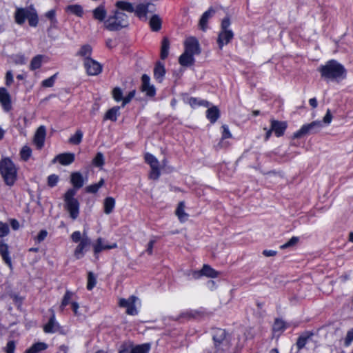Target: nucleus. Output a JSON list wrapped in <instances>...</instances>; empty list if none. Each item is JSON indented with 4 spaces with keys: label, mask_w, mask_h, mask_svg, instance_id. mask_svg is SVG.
Returning a JSON list of instances; mask_svg holds the SVG:
<instances>
[{
    "label": "nucleus",
    "mask_w": 353,
    "mask_h": 353,
    "mask_svg": "<svg viewBox=\"0 0 353 353\" xmlns=\"http://www.w3.org/2000/svg\"><path fill=\"white\" fill-rule=\"evenodd\" d=\"M318 71L326 81H339L346 77L347 71L344 66L336 60H330L325 65H320Z\"/></svg>",
    "instance_id": "nucleus-1"
},
{
    "label": "nucleus",
    "mask_w": 353,
    "mask_h": 353,
    "mask_svg": "<svg viewBox=\"0 0 353 353\" xmlns=\"http://www.w3.org/2000/svg\"><path fill=\"white\" fill-rule=\"evenodd\" d=\"M212 339L215 350H205L203 353H223L229 349L230 343L225 330L220 328L214 329L213 330Z\"/></svg>",
    "instance_id": "nucleus-2"
},
{
    "label": "nucleus",
    "mask_w": 353,
    "mask_h": 353,
    "mask_svg": "<svg viewBox=\"0 0 353 353\" xmlns=\"http://www.w3.org/2000/svg\"><path fill=\"white\" fill-rule=\"evenodd\" d=\"M129 25L128 17L119 10H114L105 21L104 27L110 31H118L128 27Z\"/></svg>",
    "instance_id": "nucleus-3"
},
{
    "label": "nucleus",
    "mask_w": 353,
    "mask_h": 353,
    "mask_svg": "<svg viewBox=\"0 0 353 353\" xmlns=\"http://www.w3.org/2000/svg\"><path fill=\"white\" fill-rule=\"evenodd\" d=\"M0 173L6 185H14L17 178V170L9 158H4L0 161Z\"/></svg>",
    "instance_id": "nucleus-4"
},
{
    "label": "nucleus",
    "mask_w": 353,
    "mask_h": 353,
    "mask_svg": "<svg viewBox=\"0 0 353 353\" xmlns=\"http://www.w3.org/2000/svg\"><path fill=\"white\" fill-rule=\"evenodd\" d=\"M77 191L74 189H69L64 195L65 208L69 212L70 216L75 220L79 214V203L74 198Z\"/></svg>",
    "instance_id": "nucleus-5"
},
{
    "label": "nucleus",
    "mask_w": 353,
    "mask_h": 353,
    "mask_svg": "<svg viewBox=\"0 0 353 353\" xmlns=\"http://www.w3.org/2000/svg\"><path fill=\"white\" fill-rule=\"evenodd\" d=\"M230 19L228 17L221 21V30L217 38V43L220 49H222L224 46L228 44L234 37V32L230 28Z\"/></svg>",
    "instance_id": "nucleus-6"
},
{
    "label": "nucleus",
    "mask_w": 353,
    "mask_h": 353,
    "mask_svg": "<svg viewBox=\"0 0 353 353\" xmlns=\"http://www.w3.org/2000/svg\"><path fill=\"white\" fill-rule=\"evenodd\" d=\"M287 128L288 123L286 121H281L272 119L270 120V129L267 130L266 128H264V130H266L265 137V141L269 139L272 132L277 137L283 136Z\"/></svg>",
    "instance_id": "nucleus-7"
},
{
    "label": "nucleus",
    "mask_w": 353,
    "mask_h": 353,
    "mask_svg": "<svg viewBox=\"0 0 353 353\" xmlns=\"http://www.w3.org/2000/svg\"><path fill=\"white\" fill-rule=\"evenodd\" d=\"M322 127L323 125L320 121H314L310 123L305 124L293 134L292 138L294 139H300L310 133H317Z\"/></svg>",
    "instance_id": "nucleus-8"
},
{
    "label": "nucleus",
    "mask_w": 353,
    "mask_h": 353,
    "mask_svg": "<svg viewBox=\"0 0 353 353\" xmlns=\"http://www.w3.org/2000/svg\"><path fill=\"white\" fill-rule=\"evenodd\" d=\"M145 161L151 168L149 174L150 179L157 180L161 175V168L158 159L154 155L147 153L145 155Z\"/></svg>",
    "instance_id": "nucleus-9"
},
{
    "label": "nucleus",
    "mask_w": 353,
    "mask_h": 353,
    "mask_svg": "<svg viewBox=\"0 0 353 353\" xmlns=\"http://www.w3.org/2000/svg\"><path fill=\"white\" fill-rule=\"evenodd\" d=\"M138 298L134 295L130 296L128 299L121 298L119 301V305L121 307L126 308V313L128 315H137L138 310L136 308L135 303Z\"/></svg>",
    "instance_id": "nucleus-10"
},
{
    "label": "nucleus",
    "mask_w": 353,
    "mask_h": 353,
    "mask_svg": "<svg viewBox=\"0 0 353 353\" xmlns=\"http://www.w3.org/2000/svg\"><path fill=\"white\" fill-rule=\"evenodd\" d=\"M83 65L88 75H98L102 71V65L92 59H84Z\"/></svg>",
    "instance_id": "nucleus-11"
},
{
    "label": "nucleus",
    "mask_w": 353,
    "mask_h": 353,
    "mask_svg": "<svg viewBox=\"0 0 353 353\" xmlns=\"http://www.w3.org/2000/svg\"><path fill=\"white\" fill-rule=\"evenodd\" d=\"M185 51L193 55L201 52L199 41L193 37H188L184 41Z\"/></svg>",
    "instance_id": "nucleus-12"
},
{
    "label": "nucleus",
    "mask_w": 353,
    "mask_h": 353,
    "mask_svg": "<svg viewBox=\"0 0 353 353\" xmlns=\"http://www.w3.org/2000/svg\"><path fill=\"white\" fill-rule=\"evenodd\" d=\"M90 243V238L88 236L86 232H84L83 233L82 240L79 242L74 251V255L77 259H79L84 256V250L86 248L89 247Z\"/></svg>",
    "instance_id": "nucleus-13"
},
{
    "label": "nucleus",
    "mask_w": 353,
    "mask_h": 353,
    "mask_svg": "<svg viewBox=\"0 0 353 353\" xmlns=\"http://www.w3.org/2000/svg\"><path fill=\"white\" fill-rule=\"evenodd\" d=\"M141 91L145 92L148 97H152L156 94V89L154 86L150 83V77L145 74L141 77Z\"/></svg>",
    "instance_id": "nucleus-14"
},
{
    "label": "nucleus",
    "mask_w": 353,
    "mask_h": 353,
    "mask_svg": "<svg viewBox=\"0 0 353 353\" xmlns=\"http://www.w3.org/2000/svg\"><path fill=\"white\" fill-rule=\"evenodd\" d=\"M46 135V129L43 125L39 126L34 134V142L38 149H41L44 145V141Z\"/></svg>",
    "instance_id": "nucleus-15"
},
{
    "label": "nucleus",
    "mask_w": 353,
    "mask_h": 353,
    "mask_svg": "<svg viewBox=\"0 0 353 353\" xmlns=\"http://www.w3.org/2000/svg\"><path fill=\"white\" fill-rule=\"evenodd\" d=\"M52 316L47 324L43 326V331L46 333H54L59 331L60 325L55 319V315L53 310H51Z\"/></svg>",
    "instance_id": "nucleus-16"
},
{
    "label": "nucleus",
    "mask_w": 353,
    "mask_h": 353,
    "mask_svg": "<svg viewBox=\"0 0 353 353\" xmlns=\"http://www.w3.org/2000/svg\"><path fill=\"white\" fill-rule=\"evenodd\" d=\"M150 7H154V5L150 3H139L134 8V12L139 18L145 19L148 12H152V10H150Z\"/></svg>",
    "instance_id": "nucleus-17"
},
{
    "label": "nucleus",
    "mask_w": 353,
    "mask_h": 353,
    "mask_svg": "<svg viewBox=\"0 0 353 353\" xmlns=\"http://www.w3.org/2000/svg\"><path fill=\"white\" fill-rule=\"evenodd\" d=\"M117 248V244L114 243L111 245H106L103 243L102 238H98L96 243L93 245L94 254L97 255L99 252L105 250H110Z\"/></svg>",
    "instance_id": "nucleus-18"
},
{
    "label": "nucleus",
    "mask_w": 353,
    "mask_h": 353,
    "mask_svg": "<svg viewBox=\"0 0 353 353\" xmlns=\"http://www.w3.org/2000/svg\"><path fill=\"white\" fill-rule=\"evenodd\" d=\"M30 7L26 8H17L14 13V19L17 24L22 25L28 18Z\"/></svg>",
    "instance_id": "nucleus-19"
},
{
    "label": "nucleus",
    "mask_w": 353,
    "mask_h": 353,
    "mask_svg": "<svg viewBox=\"0 0 353 353\" xmlns=\"http://www.w3.org/2000/svg\"><path fill=\"white\" fill-rule=\"evenodd\" d=\"M0 102L6 110L8 111L10 110V96L7 90L4 88H0Z\"/></svg>",
    "instance_id": "nucleus-20"
},
{
    "label": "nucleus",
    "mask_w": 353,
    "mask_h": 353,
    "mask_svg": "<svg viewBox=\"0 0 353 353\" xmlns=\"http://www.w3.org/2000/svg\"><path fill=\"white\" fill-rule=\"evenodd\" d=\"M74 160V154L72 153H63L57 155L53 160V162L59 161L61 165H68L71 164Z\"/></svg>",
    "instance_id": "nucleus-21"
},
{
    "label": "nucleus",
    "mask_w": 353,
    "mask_h": 353,
    "mask_svg": "<svg viewBox=\"0 0 353 353\" xmlns=\"http://www.w3.org/2000/svg\"><path fill=\"white\" fill-rule=\"evenodd\" d=\"M92 15L94 19L102 22L105 21L107 16V10L104 5H100L92 10Z\"/></svg>",
    "instance_id": "nucleus-22"
},
{
    "label": "nucleus",
    "mask_w": 353,
    "mask_h": 353,
    "mask_svg": "<svg viewBox=\"0 0 353 353\" xmlns=\"http://www.w3.org/2000/svg\"><path fill=\"white\" fill-rule=\"evenodd\" d=\"M70 181L74 186V190L81 188L84 184V180L82 174L79 172H73L70 176Z\"/></svg>",
    "instance_id": "nucleus-23"
},
{
    "label": "nucleus",
    "mask_w": 353,
    "mask_h": 353,
    "mask_svg": "<svg viewBox=\"0 0 353 353\" xmlns=\"http://www.w3.org/2000/svg\"><path fill=\"white\" fill-rule=\"evenodd\" d=\"M116 10L121 12L126 11L128 12L132 13L134 11V7L132 3L125 1H117L115 3Z\"/></svg>",
    "instance_id": "nucleus-24"
},
{
    "label": "nucleus",
    "mask_w": 353,
    "mask_h": 353,
    "mask_svg": "<svg viewBox=\"0 0 353 353\" xmlns=\"http://www.w3.org/2000/svg\"><path fill=\"white\" fill-rule=\"evenodd\" d=\"M215 13V10L210 8L209 10L205 11L201 16L199 20V26L203 30H205L207 28V24L208 19L211 18L214 14Z\"/></svg>",
    "instance_id": "nucleus-25"
},
{
    "label": "nucleus",
    "mask_w": 353,
    "mask_h": 353,
    "mask_svg": "<svg viewBox=\"0 0 353 353\" xmlns=\"http://www.w3.org/2000/svg\"><path fill=\"white\" fill-rule=\"evenodd\" d=\"M179 63L183 66L192 65L194 62V55L185 51L179 57Z\"/></svg>",
    "instance_id": "nucleus-26"
},
{
    "label": "nucleus",
    "mask_w": 353,
    "mask_h": 353,
    "mask_svg": "<svg viewBox=\"0 0 353 353\" xmlns=\"http://www.w3.org/2000/svg\"><path fill=\"white\" fill-rule=\"evenodd\" d=\"M0 254L5 263L10 268H12V261L9 256L8 246L7 244L2 242L0 243Z\"/></svg>",
    "instance_id": "nucleus-27"
},
{
    "label": "nucleus",
    "mask_w": 353,
    "mask_h": 353,
    "mask_svg": "<svg viewBox=\"0 0 353 353\" xmlns=\"http://www.w3.org/2000/svg\"><path fill=\"white\" fill-rule=\"evenodd\" d=\"M175 213L181 222H185L188 220V214L185 212V203L183 201L179 203Z\"/></svg>",
    "instance_id": "nucleus-28"
},
{
    "label": "nucleus",
    "mask_w": 353,
    "mask_h": 353,
    "mask_svg": "<svg viewBox=\"0 0 353 353\" xmlns=\"http://www.w3.org/2000/svg\"><path fill=\"white\" fill-rule=\"evenodd\" d=\"M165 70L164 65L161 63H157L154 69V77L159 81L161 82L165 75Z\"/></svg>",
    "instance_id": "nucleus-29"
},
{
    "label": "nucleus",
    "mask_w": 353,
    "mask_h": 353,
    "mask_svg": "<svg viewBox=\"0 0 353 353\" xmlns=\"http://www.w3.org/2000/svg\"><path fill=\"white\" fill-rule=\"evenodd\" d=\"M206 117L211 123H214L219 117V110L217 107L213 106L208 109Z\"/></svg>",
    "instance_id": "nucleus-30"
},
{
    "label": "nucleus",
    "mask_w": 353,
    "mask_h": 353,
    "mask_svg": "<svg viewBox=\"0 0 353 353\" xmlns=\"http://www.w3.org/2000/svg\"><path fill=\"white\" fill-rule=\"evenodd\" d=\"M92 47L90 45L82 46L79 50L77 52V56L83 57L84 59H91L90 56L92 54Z\"/></svg>",
    "instance_id": "nucleus-31"
},
{
    "label": "nucleus",
    "mask_w": 353,
    "mask_h": 353,
    "mask_svg": "<svg viewBox=\"0 0 353 353\" xmlns=\"http://www.w3.org/2000/svg\"><path fill=\"white\" fill-rule=\"evenodd\" d=\"M104 212L106 214H110L115 206V199L113 197L109 196L105 199L103 202Z\"/></svg>",
    "instance_id": "nucleus-32"
},
{
    "label": "nucleus",
    "mask_w": 353,
    "mask_h": 353,
    "mask_svg": "<svg viewBox=\"0 0 353 353\" xmlns=\"http://www.w3.org/2000/svg\"><path fill=\"white\" fill-rule=\"evenodd\" d=\"M27 19H28L30 26L36 27L37 26L39 21L38 14L36 10L32 6H30V10Z\"/></svg>",
    "instance_id": "nucleus-33"
},
{
    "label": "nucleus",
    "mask_w": 353,
    "mask_h": 353,
    "mask_svg": "<svg viewBox=\"0 0 353 353\" xmlns=\"http://www.w3.org/2000/svg\"><path fill=\"white\" fill-rule=\"evenodd\" d=\"M48 345L43 342H39L32 345L28 348L25 353H39L40 352L47 349Z\"/></svg>",
    "instance_id": "nucleus-34"
},
{
    "label": "nucleus",
    "mask_w": 353,
    "mask_h": 353,
    "mask_svg": "<svg viewBox=\"0 0 353 353\" xmlns=\"http://www.w3.org/2000/svg\"><path fill=\"white\" fill-rule=\"evenodd\" d=\"M65 11L69 12L79 17H81L83 14V8L81 6L78 4L68 6L65 8Z\"/></svg>",
    "instance_id": "nucleus-35"
},
{
    "label": "nucleus",
    "mask_w": 353,
    "mask_h": 353,
    "mask_svg": "<svg viewBox=\"0 0 353 353\" xmlns=\"http://www.w3.org/2000/svg\"><path fill=\"white\" fill-rule=\"evenodd\" d=\"M120 108L119 106L113 107L110 109L105 115V119L111 120L115 121L117 119V117L119 114Z\"/></svg>",
    "instance_id": "nucleus-36"
},
{
    "label": "nucleus",
    "mask_w": 353,
    "mask_h": 353,
    "mask_svg": "<svg viewBox=\"0 0 353 353\" xmlns=\"http://www.w3.org/2000/svg\"><path fill=\"white\" fill-rule=\"evenodd\" d=\"M170 49V41L168 38H163L161 43V58L165 59L168 57Z\"/></svg>",
    "instance_id": "nucleus-37"
},
{
    "label": "nucleus",
    "mask_w": 353,
    "mask_h": 353,
    "mask_svg": "<svg viewBox=\"0 0 353 353\" xmlns=\"http://www.w3.org/2000/svg\"><path fill=\"white\" fill-rule=\"evenodd\" d=\"M44 58L43 55L39 54L35 57H34L30 64V68L32 70H34L36 69L39 68L41 66L43 59Z\"/></svg>",
    "instance_id": "nucleus-38"
},
{
    "label": "nucleus",
    "mask_w": 353,
    "mask_h": 353,
    "mask_svg": "<svg viewBox=\"0 0 353 353\" xmlns=\"http://www.w3.org/2000/svg\"><path fill=\"white\" fill-rule=\"evenodd\" d=\"M203 276H205L210 278H216L219 276V272L212 268L208 265H203L202 268Z\"/></svg>",
    "instance_id": "nucleus-39"
},
{
    "label": "nucleus",
    "mask_w": 353,
    "mask_h": 353,
    "mask_svg": "<svg viewBox=\"0 0 353 353\" xmlns=\"http://www.w3.org/2000/svg\"><path fill=\"white\" fill-rule=\"evenodd\" d=\"M150 26L153 31H159L161 28V20L158 15H154L150 20Z\"/></svg>",
    "instance_id": "nucleus-40"
},
{
    "label": "nucleus",
    "mask_w": 353,
    "mask_h": 353,
    "mask_svg": "<svg viewBox=\"0 0 353 353\" xmlns=\"http://www.w3.org/2000/svg\"><path fill=\"white\" fill-rule=\"evenodd\" d=\"M74 295V293L67 290L63 297L61 303L60 305V310L63 311L64 310V307L68 305L69 303H71L72 298Z\"/></svg>",
    "instance_id": "nucleus-41"
},
{
    "label": "nucleus",
    "mask_w": 353,
    "mask_h": 353,
    "mask_svg": "<svg viewBox=\"0 0 353 353\" xmlns=\"http://www.w3.org/2000/svg\"><path fill=\"white\" fill-rule=\"evenodd\" d=\"M82 138L83 132L81 130H78L76 131L75 134L69 139L68 141L70 143L79 145L81 142Z\"/></svg>",
    "instance_id": "nucleus-42"
},
{
    "label": "nucleus",
    "mask_w": 353,
    "mask_h": 353,
    "mask_svg": "<svg viewBox=\"0 0 353 353\" xmlns=\"http://www.w3.org/2000/svg\"><path fill=\"white\" fill-rule=\"evenodd\" d=\"M104 184V179H101L97 183L92 184L85 188V190L88 193H96L99 189Z\"/></svg>",
    "instance_id": "nucleus-43"
},
{
    "label": "nucleus",
    "mask_w": 353,
    "mask_h": 353,
    "mask_svg": "<svg viewBox=\"0 0 353 353\" xmlns=\"http://www.w3.org/2000/svg\"><path fill=\"white\" fill-rule=\"evenodd\" d=\"M112 97L117 101H122L123 99V92L119 87H116L112 90Z\"/></svg>",
    "instance_id": "nucleus-44"
},
{
    "label": "nucleus",
    "mask_w": 353,
    "mask_h": 353,
    "mask_svg": "<svg viewBox=\"0 0 353 353\" xmlns=\"http://www.w3.org/2000/svg\"><path fill=\"white\" fill-rule=\"evenodd\" d=\"M285 323L281 319H276L273 325V330L274 332H281L285 329Z\"/></svg>",
    "instance_id": "nucleus-45"
},
{
    "label": "nucleus",
    "mask_w": 353,
    "mask_h": 353,
    "mask_svg": "<svg viewBox=\"0 0 353 353\" xmlns=\"http://www.w3.org/2000/svg\"><path fill=\"white\" fill-rule=\"evenodd\" d=\"M96 283L97 281L94 274L90 272L88 275L87 289L88 290H92V288L96 285Z\"/></svg>",
    "instance_id": "nucleus-46"
},
{
    "label": "nucleus",
    "mask_w": 353,
    "mask_h": 353,
    "mask_svg": "<svg viewBox=\"0 0 353 353\" xmlns=\"http://www.w3.org/2000/svg\"><path fill=\"white\" fill-rule=\"evenodd\" d=\"M32 150L28 146H23L21 150L20 154L22 159L27 161L31 156Z\"/></svg>",
    "instance_id": "nucleus-47"
},
{
    "label": "nucleus",
    "mask_w": 353,
    "mask_h": 353,
    "mask_svg": "<svg viewBox=\"0 0 353 353\" xmlns=\"http://www.w3.org/2000/svg\"><path fill=\"white\" fill-rule=\"evenodd\" d=\"M299 239L297 236H292L288 242L281 245L280 248L284 250L290 247L294 246L299 241Z\"/></svg>",
    "instance_id": "nucleus-48"
},
{
    "label": "nucleus",
    "mask_w": 353,
    "mask_h": 353,
    "mask_svg": "<svg viewBox=\"0 0 353 353\" xmlns=\"http://www.w3.org/2000/svg\"><path fill=\"white\" fill-rule=\"evenodd\" d=\"M92 163L97 167L102 166L104 164V158L103 154L98 152L96 157L94 158Z\"/></svg>",
    "instance_id": "nucleus-49"
},
{
    "label": "nucleus",
    "mask_w": 353,
    "mask_h": 353,
    "mask_svg": "<svg viewBox=\"0 0 353 353\" xmlns=\"http://www.w3.org/2000/svg\"><path fill=\"white\" fill-rule=\"evenodd\" d=\"M45 16L50 21L51 26H54L57 21L56 19V12L54 10H50L45 14Z\"/></svg>",
    "instance_id": "nucleus-50"
},
{
    "label": "nucleus",
    "mask_w": 353,
    "mask_h": 353,
    "mask_svg": "<svg viewBox=\"0 0 353 353\" xmlns=\"http://www.w3.org/2000/svg\"><path fill=\"white\" fill-rule=\"evenodd\" d=\"M310 338L309 336H301L299 337L297 342H296V346L299 350H301L305 347V345L307 343V341L308 339Z\"/></svg>",
    "instance_id": "nucleus-51"
},
{
    "label": "nucleus",
    "mask_w": 353,
    "mask_h": 353,
    "mask_svg": "<svg viewBox=\"0 0 353 353\" xmlns=\"http://www.w3.org/2000/svg\"><path fill=\"white\" fill-rule=\"evenodd\" d=\"M8 225L6 223L0 221V237L6 236L9 233Z\"/></svg>",
    "instance_id": "nucleus-52"
},
{
    "label": "nucleus",
    "mask_w": 353,
    "mask_h": 353,
    "mask_svg": "<svg viewBox=\"0 0 353 353\" xmlns=\"http://www.w3.org/2000/svg\"><path fill=\"white\" fill-rule=\"evenodd\" d=\"M353 341V328L347 331L345 338L344 339V345L346 347L350 345Z\"/></svg>",
    "instance_id": "nucleus-53"
},
{
    "label": "nucleus",
    "mask_w": 353,
    "mask_h": 353,
    "mask_svg": "<svg viewBox=\"0 0 353 353\" xmlns=\"http://www.w3.org/2000/svg\"><path fill=\"white\" fill-rule=\"evenodd\" d=\"M135 94V90L130 91L126 97H123L121 106L124 107L126 104L129 103L131 101V100L134 97Z\"/></svg>",
    "instance_id": "nucleus-54"
},
{
    "label": "nucleus",
    "mask_w": 353,
    "mask_h": 353,
    "mask_svg": "<svg viewBox=\"0 0 353 353\" xmlns=\"http://www.w3.org/2000/svg\"><path fill=\"white\" fill-rule=\"evenodd\" d=\"M16 348V345L14 341H9L6 346L3 348L6 353H14Z\"/></svg>",
    "instance_id": "nucleus-55"
},
{
    "label": "nucleus",
    "mask_w": 353,
    "mask_h": 353,
    "mask_svg": "<svg viewBox=\"0 0 353 353\" xmlns=\"http://www.w3.org/2000/svg\"><path fill=\"white\" fill-rule=\"evenodd\" d=\"M56 74L51 76L50 78L45 79L42 81V85L46 88H50L53 86L55 81Z\"/></svg>",
    "instance_id": "nucleus-56"
},
{
    "label": "nucleus",
    "mask_w": 353,
    "mask_h": 353,
    "mask_svg": "<svg viewBox=\"0 0 353 353\" xmlns=\"http://www.w3.org/2000/svg\"><path fill=\"white\" fill-rule=\"evenodd\" d=\"M59 181V176L56 174H51L48 177V185L52 188L55 186Z\"/></svg>",
    "instance_id": "nucleus-57"
},
{
    "label": "nucleus",
    "mask_w": 353,
    "mask_h": 353,
    "mask_svg": "<svg viewBox=\"0 0 353 353\" xmlns=\"http://www.w3.org/2000/svg\"><path fill=\"white\" fill-rule=\"evenodd\" d=\"M70 238L73 242L78 243L82 240L83 234H81L79 231H75L71 234Z\"/></svg>",
    "instance_id": "nucleus-58"
},
{
    "label": "nucleus",
    "mask_w": 353,
    "mask_h": 353,
    "mask_svg": "<svg viewBox=\"0 0 353 353\" xmlns=\"http://www.w3.org/2000/svg\"><path fill=\"white\" fill-rule=\"evenodd\" d=\"M223 132H222V140L225 139H229L232 137V134L230 133L228 126L226 125H222Z\"/></svg>",
    "instance_id": "nucleus-59"
},
{
    "label": "nucleus",
    "mask_w": 353,
    "mask_h": 353,
    "mask_svg": "<svg viewBox=\"0 0 353 353\" xmlns=\"http://www.w3.org/2000/svg\"><path fill=\"white\" fill-rule=\"evenodd\" d=\"M13 61L15 64L23 65L26 63V59L23 55H16Z\"/></svg>",
    "instance_id": "nucleus-60"
},
{
    "label": "nucleus",
    "mask_w": 353,
    "mask_h": 353,
    "mask_svg": "<svg viewBox=\"0 0 353 353\" xmlns=\"http://www.w3.org/2000/svg\"><path fill=\"white\" fill-rule=\"evenodd\" d=\"M13 74L11 71H8L6 74V85L10 86L13 82Z\"/></svg>",
    "instance_id": "nucleus-61"
},
{
    "label": "nucleus",
    "mask_w": 353,
    "mask_h": 353,
    "mask_svg": "<svg viewBox=\"0 0 353 353\" xmlns=\"http://www.w3.org/2000/svg\"><path fill=\"white\" fill-rule=\"evenodd\" d=\"M332 120V115L331 114L330 110L328 109L326 112L325 115L323 117V121L325 124L329 125L331 123Z\"/></svg>",
    "instance_id": "nucleus-62"
},
{
    "label": "nucleus",
    "mask_w": 353,
    "mask_h": 353,
    "mask_svg": "<svg viewBox=\"0 0 353 353\" xmlns=\"http://www.w3.org/2000/svg\"><path fill=\"white\" fill-rule=\"evenodd\" d=\"M48 232L46 230H41L36 237V240L40 243L43 241L47 236Z\"/></svg>",
    "instance_id": "nucleus-63"
},
{
    "label": "nucleus",
    "mask_w": 353,
    "mask_h": 353,
    "mask_svg": "<svg viewBox=\"0 0 353 353\" xmlns=\"http://www.w3.org/2000/svg\"><path fill=\"white\" fill-rule=\"evenodd\" d=\"M156 243V241L154 239H151L147 245L146 252L148 253V254L152 255L153 252V247L154 243Z\"/></svg>",
    "instance_id": "nucleus-64"
}]
</instances>
